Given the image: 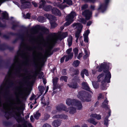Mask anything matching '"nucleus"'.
<instances>
[{
    "instance_id": "nucleus-1",
    "label": "nucleus",
    "mask_w": 127,
    "mask_h": 127,
    "mask_svg": "<svg viewBox=\"0 0 127 127\" xmlns=\"http://www.w3.org/2000/svg\"><path fill=\"white\" fill-rule=\"evenodd\" d=\"M1 111L5 114V117L8 120L10 118L9 116L11 115L15 118L18 123L20 122H22L23 123L22 125L23 127H27V122L25 120L24 118H22L21 116L19 109L18 107L12 109V113L9 111L6 112L2 109L1 110Z\"/></svg>"
},
{
    "instance_id": "nucleus-2",
    "label": "nucleus",
    "mask_w": 127,
    "mask_h": 127,
    "mask_svg": "<svg viewBox=\"0 0 127 127\" xmlns=\"http://www.w3.org/2000/svg\"><path fill=\"white\" fill-rule=\"evenodd\" d=\"M111 66V64L109 63L104 62L101 63L99 66L98 71L100 72L102 70L105 74V77L102 81V83L106 82L109 83L110 82V79L111 78V74L109 71L110 67ZM111 68H110V69Z\"/></svg>"
},
{
    "instance_id": "nucleus-3",
    "label": "nucleus",
    "mask_w": 127,
    "mask_h": 127,
    "mask_svg": "<svg viewBox=\"0 0 127 127\" xmlns=\"http://www.w3.org/2000/svg\"><path fill=\"white\" fill-rule=\"evenodd\" d=\"M82 102H88L91 101V95L88 92L84 91H79L77 95Z\"/></svg>"
},
{
    "instance_id": "nucleus-4",
    "label": "nucleus",
    "mask_w": 127,
    "mask_h": 127,
    "mask_svg": "<svg viewBox=\"0 0 127 127\" xmlns=\"http://www.w3.org/2000/svg\"><path fill=\"white\" fill-rule=\"evenodd\" d=\"M66 103L68 106H76L78 110H81L82 108L81 102L75 99H71L70 98L67 99L66 101Z\"/></svg>"
},
{
    "instance_id": "nucleus-5",
    "label": "nucleus",
    "mask_w": 127,
    "mask_h": 127,
    "mask_svg": "<svg viewBox=\"0 0 127 127\" xmlns=\"http://www.w3.org/2000/svg\"><path fill=\"white\" fill-rule=\"evenodd\" d=\"M8 34L9 35H7L6 34H4L3 35L2 37L6 39H8L10 38V36L9 35L12 36H16L18 37V38L15 39L13 41V43H16L19 39H20L22 40V41H24V34H20L17 33H14L12 32H10L8 33Z\"/></svg>"
},
{
    "instance_id": "nucleus-6",
    "label": "nucleus",
    "mask_w": 127,
    "mask_h": 127,
    "mask_svg": "<svg viewBox=\"0 0 127 127\" xmlns=\"http://www.w3.org/2000/svg\"><path fill=\"white\" fill-rule=\"evenodd\" d=\"M110 1V0H104V3L100 4L97 9V10L101 11L102 12H104L106 10Z\"/></svg>"
},
{
    "instance_id": "nucleus-7",
    "label": "nucleus",
    "mask_w": 127,
    "mask_h": 127,
    "mask_svg": "<svg viewBox=\"0 0 127 127\" xmlns=\"http://www.w3.org/2000/svg\"><path fill=\"white\" fill-rule=\"evenodd\" d=\"M92 12L89 9L85 10L82 13V15L85 17V19L87 20L90 19L92 17Z\"/></svg>"
},
{
    "instance_id": "nucleus-8",
    "label": "nucleus",
    "mask_w": 127,
    "mask_h": 127,
    "mask_svg": "<svg viewBox=\"0 0 127 127\" xmlns=\"http://www.w3.org/2000/svg\"><path fill=\"white\" fill-rule=\"evenodd\" d=\"M38 29L40 30L44 33H46L49 32L48 29L44 27H41L39 25L36 26L34 27L31 28L32 30H35Z\"/></svg>"
},
{
    "instance_id": "nucleus-9",
    "label": "nucleus",
    "mask_w": 127,
    "mask_h": 127,
    "mask_svg": "<svg viewBox=\"0 0 127 127\" xmlns=\"http://www.w3.org/2000/svg\"><path fill=\"white\" fill-rule=\"evenodd\" d=\"M76 14V13L75 12L72 11L66 17L65 20L69 21L72 22L74 21L73 19Z\"/></svg>"
},
{
    "instance_id": "nucleus-10",
    "label": "nucleus",
    "mask_w": 127,
    "mask_h": 127,
    "mask_svg": "<svg viewBox=\"0 0 127 127\" xmlns=\"http://www.w3.org/2000/svg\"><path fill=\"white\" fill-rule=\"evenodd\" d=\"M40 70H38L35 71L33 75L32 76V78L33 79H35L38 75L39 74L38 76L39 78L40 79H41L44 73L42 71H40Z\"/></svg>"
},
{
    "instance_id": "nucleus-11",
    "label": "nucleus",
    "mask_w": 127,
    "mask_h": 127,
    "mask_svg": "<svg viewBox=\"0 0 127 127\" xmlns=\"http://www.w3.org/2000/svg\"><path fill=\"white\" fill-rule=\"evenodd\" d=\"M56 109L59 111H60L62 110L66 112L68 111V109L66 106L62 103L57 106Z\"/></svg>"
},
{
    "instance_id": "nucleus-12",
    "label": "nucleus",
    "mask_w": 127,
    "mask_h": 127,
    "mask_svg": "<svg viewBox=\"0 0 127 127\" xmlns=\"http://www.w3.org/2000/svg\"><path fill=\"white\" fill-rule=\"evenodd\" d=\"M51 12L52 13L56 16H61V13L60 11L58 9L54 7L52 9Z\"/></svg>"
},
{
    "instance_id": "nucleus-13",
    "label": "nucleus",
    "mask_w": 127,
    "mask_h": 127,
    "mask_svg": "<svg viewBox=\"0 0 127 127\" xmlns=\"http://www.w3.org/2000/svg\"><path fill=\"white\" fill-rule=\"evenodd\" d=\"M108 101L107 100V98H106L104 101L102 103L101 105V107L103 108H105L106 110L109 109V108L108 105Z\"/></svg>"
},
{
    "instance_id": "nucleus-14",
    "label": "nucleus",
    "mask_w": 127,
    "mask_h": 127,
    "mask_svg": "<svg viewBox=\"0 0 127 127\" xmlns=\"http://www.w3.org/2000/svg\"><path fill=\"white\" fill-rule=\"evenodd\" d=\"M18 83L20 85V87H18V88H23L25 86V85L27 83V82L25 80V78H24L21 79Z\"/></svg>"
},
{
    "instance_id": "nucleus-15",
    "label": "nucleus",
    "mask_w": 127,
    "mask_h": 127,
    "mask_svg": "<svg viewBox=\"0 0 127 127\" xmlns=\"http://www.w3.org/2000/svg\"><path fill=\"white\" fill-rule=\"evenodd\" d=\"M79 26V27L80 29H77V31L76 32L75 36V37L76 38H79V37L80 34L81 32L82 28L83 27V26L81 25H80Z\"/></svg>"
},
{
    "instance_id": "nucleus-16",
    "label": "nucleus",
    "mask_w": 127,
    "mask_h": 127,
    "mask_svg": "<svg viewBox=\"0 0 127 127\" xmlns=\"http://www.w3.org/2000/svg\"><path fill=\"white\" fill-rule=\"evenodd\" d=\"M82 85L83 87V89L85 90L89 91L91 93H92V91L90 90V88L87 83L84 82H83L82 83Z\"/></svg>"
},
{
    "instance_id": "nucleus-17",
    "label": "nucleus",
    "mask_w": 127,
    "mask_h": 127,
    "mask_svg": "<svg viewBox=\"0 0 127 127\" xmlns=\"http://www.w3.org/2000/svg\"><path fill=\"white\" fill-rule=\"evenodd\" d=\"M68 35V33L66 32L63 33L61 34L58 37V39L60 41L66 37Z\"/></svg>"
},
{
    "instance_id": "nucleus-18",
    "label": "nucleus",
    "mask_w": 127,
    "mask_h": 127,
    "mask_svg": "<svg viewBox=\"0 0 127 127\" xmlns=\"http://www.w3.org/2000/svg\"><path fill=\"white\" fill-rule=\"evenodd\" d=\"M1 19L2 20L5 19L8 20L9 19V15L8 14L6 11H4L1 14Z\"/></svg>"
},
{
    "instance_id": "nucleus-19",
    "label": "nucleus",
    "mask_w": 127,
    "mask_h": 127,
    "mask_svg": "<svg viewBox=\"0 0 127 127\" xmlns=\"http://www.w3.org/2000/svg\"><path fill=\"white\" fill-rule=\"evenodd\" d=\"M61 123L60 120L57 119L54 121L52 123V125L54 127H58L61 125Z\"/></svg>"
},
{
    "instance_id": "nucleus-20",
    "label": "nucleus",
    "mask_w": 127,
    "mask_h": 127,
    "mask_svg": "<svg viewBox=\"0 0 127 127\" xmlns=\"http://www.w3.org/2000/svg\"><path fill=\"white\" fill-rule=\"evenodd\" d=\"M44 16L46 17L50 21H54L56 19V17L50 14H45Z\"/></svg>"
},
{
    "instance_id": "nucleus-21",
    "label": "nucleus",
    "mask_w": 127,
    "mask_h": 127,
    "mask_svg": "<svg viewBox=\"0 0 127 127\" xmlns=\"http://www.w3.org/2000/svg\"><path fill=\"white\" fill-rule=\"evenodd\" d=\"M68 85L70 88H72L74 89L78 88V84L77 82H72L70 84H68Z\"/></svg>"
},
{
    "instance_id": "nucleus-22",
    "label": "nucleus",
    "mask_w": 127,
    "mask_h": 127,
    "mask_svg": "<svg viewBox=\"0 0 127 127\" xmlns=\"http://www.w3.org/2000/svg\"><path fill=\"white\" fill-rule=\"evenodd\" d=\"M52 6L51 5H45L43 7L44 10L46 11H50L52 10Z\"/></svg>"
},
{
    "instance_id": "nucleus-23",
    "label": "nucleus",
    "mask_w": 127,
    "mask_h": 127,
    "mask_svg": "<svg viewBox=\"0 0 127 127\" xmlns=\"http://www.w3.org/2000/svg\"><path fill=\"white\" fill-rule=\"evenodd\" d=\"M68 110H69V113L71 114H73L76 112V109L73 107H70L68 109Z\"/></svg>"
},
{
    "instance_id": "nucleus-24",
    "label": "nucleus",
    "mask_w": 127,
    "mask_h": 127,
    "mask_svg": "<svg viewBox=\"0 0 127 127\" xmlns=\"http://www.w3.org/2000/svg\"><path fill=\"white\" fill-rule=\"evenodd\" d=\"M61 86L58 83L53 84V90H55L56 89H58L61 90Z\"/></svg>"
},
{
    "instance_id": "nucleus-25",
    "label": "nucleus",
    "mask_w": 127,
    "mask_h": 127,
    "mask_svg": "<svg viewBox=\"0 0 127 127\" xmlns=\"http://www.w3.org/2000/svg\"><path fill=\"white\" fill-rule=\"evenodd\" d=\"M93 118H95L97 120H100L101 119V116L100 114H97L96 113L92 114L91 115Z\"/></svg>"
},
{
    "instance_id": "nucleus-26",
    "label": "nucleus",
    "mask_w": 127,
    "mask_h": 127,
    "mask_svg": "<svg viewBox=\"0 0 127 127\" xmlns=\"http://www.w3.org/2000/svg\"><path fill=\"white\" fill-rule=\"evenodd\" d=\"M30 93L27 91L25 92L24 94H21V95L22 97V98L24 99H26L27 96L29 95Z\"/></svg>"
},
{
    "instance_id": "nucleus-27",
    "label": "nucleus",
    "mask_w": 127,
    "mask_h": 127,
    "mask_svg": "<svg viewBox=\"0 0 127 127\" xmlns=\"http://www.w3.org/2000/svg\"><path fill=\"white\" fill-rule=\"evenodd\" d=\"M72 36H70L67 39V41L68 42V46L69 47H70L72 45Z\"/></svg>"
},
{
    "instance_id": "nucleus-28",
    "label": "nucleus",
    "mask_w": 127,
    "mask_h": 127,
    "mask_svg": "<svg viewBox=\"0 0 127 127\" xmlns=\"http://www.w3.org/2000/svg\"><path fill=\"white\" fill-rule=\"evenodd\" d=\"M37 19L38 21L40 23H43L45 20V18L43 16H40L38 17Z\"/></svg>"
},
{
    "instance_id": "nucleus-29",
    "label": "nucleus",
    "mask_w": 127,
    "mask_h": 127,
    "mask_svg": "<svg viewBox=\"0 0 127 127\" xmlns=\"http://www.w3.org/2000/svg\"><path fill=\"white\" fill-rule=\"evenodd\" d=\"M39 110L37 111L34 115V118L36 120L39 119V117L41 116V114L39 112Z\"/></svg>"
},
{
    "instance_id": "nucleus-30",
    "label": "nucleus",
    "mask_w": 127,
    "mask_h": 127,
    "mask_svg": "<svg viewBox=\"0 0 127 127\" xmlns=\"http://www.w3.org/2000/svg\"><path fill=\"white\" fill-rule=\"evenodd\" d=\"M7 45L4 44H0V50L3 51L6 49Z\"/></svg>"
},
{
    "instance_id": "nucleus-31",
    "label": "nucleus",
    "mask_w": 127,
    "mask_h": 127,
    "mask_svg": "<svg viewBox=\"0 0 127 127\" xmlns=\"http://www.w3.org/2000/svg\"><path fill=\"white\" fill-rule=\"evenodd\" d=\"M88 121L89 122L91 123L94 125H96L97 123V122H96L95 120L93 118H90L88 120Z\"/></svg>"
},
{
    "instance_id": "nucleus-32",
    "label": "nucleus",
    "mask_w": 127,
    "mask_h": 127,
    "mask_svg": "<svg viewBox=\"0 0 127 127\" xmlns=\"http://www.w3.org/2000/svg\"><path fill=\"white\" fill-rule=\"evenodd\" d=\"M38 88L41 95H42L44 92V90L45 89L44 87L43 86H40L38 87Z\"/></svg>"
},
{
    "instance_id": "nucleus-33",
    "label": "nucleus",
    "mask_w": 127,
    "mask_h": 127,
    "mask_svg": "<svg viewBox=\"0 0 127 127\" xmlns=\"http://www.w3.org/2000/svg\"><path fill=\"white\" fill-rule=\"evenodd\" d=\"M92 84L93 87L95 89H97L99 87V85L96 82L93 81Z\"/></svg>"
},
{
    "instance_id": "nucleus-34",
    "label": "nucleus",
    "mask_w": 127,
    "mask_h": 127,
    "mask_svg": "<svg viewBox=\"0 0 127 127\" xmlns=\"http://www.w3.org/2000/svg\"><path fill=\"white\" fill-rule=\"evenodd\" d=\"M65 2L67 4L70 5L72 4V1L71 0H64L63 3Z\"/></svg>"
},
{
    "instance_id": "nucleus-35",
    "label": "nucleus",
    "mask_w": 127,
    "mask_h": 127,
    "mask_svg": "<svg viewBox=\"0 0 127 127\" xmlns=\"http://www.w3.org/2000/svg\"><path fill=\"white\" fill-rule=\"evenodd\" d=\"M50 117V115L47 113H45L44 114V117L43 120L44 121H46Z\"/></svg>"
},
{
    "instance_id": "nucleus-36",
    "label": "nucleus",
    "mask_w": 127,
    "mask_h": 127,
    "mask_svg": "<svg viewBox=\"0 0 127 127\" xmlns=\"http://www.w3.org/2000/svg\"><path fill=\"white\" fill-rule=\"evenodd\" d=\"M41 1L42 2L40 4L39 8H41L43 7H43L45 6L44 5L46 3V2L44 0H41Z\"/></svg>"
},
{
    "instance_id": "nucleus-37",
    "label": "nucleus",
    "mask_w": 127,
    "mask_h": 127,
    "mask_svg": "<svg viewBox=\"0 0 127 127\" xmlns=\"http://www.w3.org/2000/svg\"><path fill=\"white\" fill-rule=\"evenodd\" d=\"M29 5L28 4H24L21 5V8L23 9L29 8Z\"/></svg>"
},
{
    "instance_id": "nucleus-38",
    "label": "nucleus",
    "mask_w": 127,
    "mask_h": 127,
    "mask_svg": "<svg viewBox=\"0 0 127 127\" xmlns=\"http://www.w3.org/2000/svg\"><path fill=\"white\" fill-rule=\"evenodd\" d=\"M68 77L66 76H62L60 78L61 80H64L65 82H67L68 79Z\"/></svg>"
},
{
    "instance_id": "nucleus-39",
    "label": "nucleus",
    "mask_w": 127,
    "mask_h": 127,
    "mask_svg": "<svg viewBox=\"0 0 127 127\" xmlns=\"http://www.w3.org/2000/svg\"><path fill=\"white\" fill-rule=\"evenodd\" d=\"M108 117H105L104 119V125L108 127Z\"/></svg>"
},
{
    "instance_id": "nucleus-40",
    "label": "nucleus",
    "mask_w": 127,
    "mask_h": 127,
    "mask_svg": "<svg viewBox=\"0 0 127 127\" xmlns=\"http://www.w3.org/2000/svg\"><path fill=\"white\" fill-rule=\"evenodd\" d=\"M101 89L103 90H106V89L105 84L106 82L102 83V81H101Z\"/></svg>"
},
{
    "instance_id": "nucleus-41",
    "label": "nucleus",
    "mask_w": 127,
    "mask_h": 127,
    "mask_svg": "<svg viewBox=\"0 0 127 127\" xmlns=\"http://www.w3.org/2000/svg\"><path fill=\"white\" fill-rule=\"evenodd\" d=\"M80 62L78 60H76L74 61L73 64H74L75 67H77L80 64Z\"/></svg>"
},
{
    "instance_id": "nucleus-42",
    "label": "nucleus",
    "mask_w": 127,
    "mask_h": 127,
    "mask_svg": "<svg viewBox=\"0 0 127 127\" xmlns=\"http://www.w3.org/2000/svg\"><path fill=\"white\" fill-rule=\"evenodd\" d=\"M82 71L83 72L84 74H85L86 76H88L89 75V73L87 70L86 69H84L82 70Z\"/></svg>"
},
{
    "instance_id": "nucleus-43",
    "label": "nucleus",
    "mask_w": 127,
    "mask_h": 127,
    "mask_svg": "<svg viewBox=\"0 0 127 127\" xmlns=\"http://www.w3.org/2000/svg\"><path fill=\"white\" fill-rule=\"evenodd\" d=\"M104 74L103 73H102L99 74L97 77V78L98 79V82H100L101 81L100 78L104 76Z\"/></svg>"
},
{
    "instance_id": "nucleus-44",
    "label": "nucleus",
    "mask_w": 127,
    "mask_h": 127,
    "mask_svg": "<svg viewBox=\"0 0 127 127\" xmlns=\"http://www.w3.org/2000/svg\"><path fill=\"white\" fill-rule=\"evenodd\" d=\"M3 125L6 127H7L11 124V122L6 121H4L3 122Z\"/></svg>"
},
{
    "instance_id": "nucleus-45",
    "label": "nucleus",
    "mask_w": 127,
    "mask_h": 127,
    "mask_svg": "<svg viewBox=\"0 0 127 127\" xmlns=\"http://www.w3.org/2000/svg\"><path fill=\"white\" fill-rule=\"evenodd\" d=\"M80 24L81 25L83 26L82 25V24H81V23H74L72 24V26L73 27H75V26H77V29H78V28L80 29V28L79 27V25Z\"/></svg>"
},
{
    "instance_id": "nucleus-46",
    "label": "nucleus",
    "mask_w": 127,
    "mask_h": 127,
    "mask_svg": "<svg viewBox=\"0 0 127 127\" xmlns=\"http://www.w3.org/2000/svg\"><path fill=\"white\" fill-rule=\"evenodd\" d=\"M19 27V25L17 24H12V26L11 27V29H12L15 30H16V28Z\"/></svg>"
},
{
    "instance_id": "nucleus-47",
    "label": "nucleus",
    "mask_w": 127,
    "mask_h": 127,
    "mask_svg": "<svg viewBox=\"0 0 127 127\" xmlns=\"http://www.w3.org/2000/svg\"><path fill=\"white\" fill-rule=\"evenodd\" d=\"M51 27L53 29L55 28L57 26V24L55 22H52L50 23Z\"/></svg>"
},
{
    "instance_id": "nucleus-48",
    "label": "nucleus",
    "mask_w": 127,
    "mask_h": 127,
    "mask_svg": "<svg viewBox=\"0 0 127 127\" xmlns=\"http://www.w3.org/2000/svg\"><path fill=\"white\" fill-rule=\"evenodd\" d=\"M88 7V5L87 4H85L83 5L81 7V9L83 10L87 9Z\"/></svg>"
},
{
    "instance_id": "nucleus-49",
    "label": "nucleus",
    "mask_w": 127,
    "mask_h": 127,
    "mask_svg": "<svg viewBox=\"0 0 127 127\" xmlns=\"http://www.w3.org/2000/svg\"><path fill=\"white\" fill-rule=\"evenodd\" d=\"M67 21L66 22H65L64 24V25L65 27H67L69 26L70 25L72 22H71L69 21L68 20H65Z\"/></svg>"
},
{
    "instance_id": "nucleus-50",
    "label": "nucleus",
    "mask_w": 127,
    "mask_h": 127,
    "mask_svg": "<svg viewBox=\"0 0 127 127\" xmlns=\"http://www.w3.org/2000/svg\"><path fill=\"white\" fill-rule=\"evenodd\" d=\"M58 80L59 78L57 77H56L53 79V84L58 83Z\"/></svg>"
},
{
    "instance_id": "nucleus-51",
    "label": "nucleus",
    "mask_w": 127,
    "mask_h": 127,
    "mask_svg": "<svg viewBox=\"0 0 127 127\" xmlns=\"http://www.w3.org/2000/svg\"><path fill=\"white\" fill-rule=\"evenodd\" d=\"M62 114L56 115L54 116L53 118H61V119Z\"/></svg>"
},
{
    "instance_id": "nucleus-52",
    "label": "nucleus",
    "mask_w": 127,
    "mask_h": 127,
    "mask_svg": "<svg viewBox=\"0 0 127 127\" xmlns=\"http://www.w3.org/2000/svg\"><path fill=\"white\" fill-rule=\"evenodd\" d=\"M4 61L2 59L1 56H0V69L3 67V66L1 64L2 63H4Z\"/></svg>"
},
{
    "instance_id": "nucleus-53",
    "label": "nucleus",
    "mask_w": 127,
    "mask_h": 127,
    "mask_svg": "<svg viewBox=\"0 0 127 127\" xmlns=\"http://www.w3.org/2000/svg\"><path fill=\"white\" fill-rule=\"evenodd\" d=\"M90 33V31L89 30H87L85 33L83 35V36H88L89 34Z\"/></svg>"
},
{
    "instance_id": "nucleus-54",
    "label": "nucleus",
    "mask_w": 127,
    "mask_h": 127,
    "mask_svg": "<svg viewBox=\"0 0 127 127\" xmlns=\"http://www.w3.org/2000/svg\"><path fill=\"white\" fill-rule=\"evenodd\" d=\"M7 27V25L6 24H3L0 21V27L2 28H6Z\"/></svg>"
},
{
    "instance_id": "nucleus-55",
    "label": "nucleus",
    "mask_w": 127,
    "mask_h": 127,
    "mask_svg": "<svg viewBox=\"0 0 127 127\" xmlns=\"http://www.w3.org/2000/svg\"><path fill=\"white\" fill-rule=\"evenodd\" d=\"M85 55L83 56V59L85 60L87 59L88 57V55L87 51L86 50L85 51Z\"/></svg>"
},
{
    "instance_id": "nucleus-56",
    "label": "nucleus",
    "mask_w": 127,
    "mask_h": 127,
    "mask_svg": "<svg viewBox=\"0 0 127 127\" xmlns=\"http://www.w3.org/2000/svg\"><path fill=\"white\" fill-rule=\"evenodd\" d=\"M66 71V69H63L62 71V74L64 75H66L67 74Z\"/></svg>"
},
{
    "instance_id": "nucleus-57",
    "label": "nucleus",
    "mask_w": 127,
    "mask_h": 127,
    "mask_svg": "<svg viewBox=\"0 0 127 127\" xmlns=\"http://www.w3.org/2000/svg\"><path fill=\"white\" fill-rule=\"evenodd\" d=\"M84 41L86 43H88L89 42L88 36H84Z\"/></svg>"
},
{
    "instance_id": "nucleus-58",
    "label": "nucleus",
    "mask_w": 127,
    "mask_h": 127,
    "mask_svg": "<svg viewBox=\"0 0 127 127\" xmlns=\"http://www.w3.org/2000/svg\"><path fill=\"white\" fill-rule=\"evenodd\" d=\"M72 48H70L68 49L66 51V53L68 54H69L71 53V52L72 50Z\"/></svg>"
},
{
    "instance_id": "nucleus-59",
    "label": "nucleus",
    "mask_w": 127,
    "mask_h": 127,
    "mask_svg": "<svg viewBox=\"0 0 127 127\" xmlns=\"http://www.w3.org/2000/svg\"><path fill=\"white\" fill-rule=\"evenodd\" d=\"M86 19L85 20L83 18H82L81 19V22L83 23V24H85L86 23Z\"/></svg>"
},
{
    "instance_id": "nucleus-60",
    "label": "nucleus",
    "mask_w": 127,
    "mask_h": 127,
    "mask_svg": "<svg viewBox=\"0 0 127 127\" xmlns=\"http://www.w3.org/2000/svg\"><path fill=\"white\" fill-rule=\"evenodd\" d=\"M67 57L70 59H71L73 56V54L72 52L69 54H68Z\"/></svg>"
},
{
    "instance_id": "nucleus-61",
    "label": "nucleus",
    "mask_w": 127,
    "mask_h": 127,
    "mask_svg": "<svg viewBox=\"0 0 127 127\" xmlns=\"http://www.w3.org/2000/svg\"><path fill=\"white\" fill-rule=\"evenodd\" d=\"M61 119H67L68 118V116L64 114H62Z\"/></svg>"
},
{
    "instance_id": "nucleus-62",
    "label": "nucleus",
    "mask_w": 127,
    "mask_h": 127,
    "mask_svg": "<svg viewBox=\"0 0 127 127\" xmlns=\"http://www.w3.org/2000/svg\"><path fill=\"white\" fill-rule=\"evenodd\" d=\"M85 2H90L92 3L95 2V0H83Z\"/></svg>"
},
{
    "instance_id": "nucleus-63",
    "label": "nucleus",
    "mask_w": 127,
    "mask_h": 127,
    "mask_svg": "<svg viewBox=\"0 0 127 127\" xmlns=\"http://www.w3.org/2000/svg\"><path fill=\"white\" fill-rule=\"evenodd\" d=\"M6 49H8L10 51H12L14 49V48L13 47H11L7 45Z\"/></svg>"
},
{
    "instance_id": "nucleus-64",
    "label": "nucleus",
    "mask_w": 127,
    "mask_h": 127,
    "mask_svg": "<svg viewBox=\"0 0 127 127\" xmlns=\"http://www.w3.org/2000/svg\"><path fill=\"white\" fill-rule=\"evenodd\" d=\"M42 127H52L51 125L48 124H45L43 125Z\"/></svg>"
}]
</instances>
